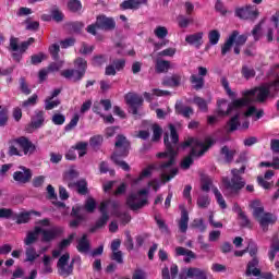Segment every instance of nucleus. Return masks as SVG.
<instances>
[{"instance_id": "nucleus-18", "label": "nucleus", "mask_w": 279, "mask_h": 279, "mask_svg": "<svg viewBox=\"0 0 279 279\" xmlns=\"http://www.w3.org/2000/svg\"><path fill=\"white\" fill-rule=\"evenodd\" d=\"M63 230L60 227H53L51 229L45 230L41 229L40 234H43L41 241L44 243H49L53 241V239H58L60 234H62Z\"/></svg>"}, {"instance_id": "nucleus-43", "label": "nucleus", "mask_w": 279, "mask_h": 279, "mask_svg": "<svg viewBox=\"0 0 279 279\" xmlns=\"http://www.w3.org/2000/svg\"><path fill=\"white\" fill-rule=\"evenodd\" d=\"M178 21V25L179 27H181V29H186V27H189V25L193 24V17H186L184 15H179L177 17Z\"/></svg>"}, {"instance_id": "nucleus-40", "label": "nucleus", "mask_w": 279, "mask_h": 279, "mask_svg": "<svg viewBox=\"0 0 279 279\" xmlns=\"http://www.w3.org/2000/svg\"><path fill=\"white\" fill-rule=\"evenodd\" d=\"M220 38H221V33H219V31L217 29H213L208 33V40H209V45L211 46L219 45Z\"/></svg>"}, {"instance_id": "nucleus-14", "label": "nucleus", "mask_w": 279, "mask_h": 279, "mask_svg": "<svg viewBox=\"0 0 279 279\" xmlns=\"http://www.w3.org/2000/svg\"><path fill=\"white\" fill-rule=\"evenodd\" d=\"M180 279H208V272L204 269L191 267L179 275Z\"/></svg>"}, {"instance_id": "nucleus-60", "label": "nucleus", "mask_w": 279, "mask_h": 279, "mask_svg": "<svg viewBox=\"0 0 279 279\" xmlns=\"http://www.w3.org/2000/svg\"><path fill=\"white\" fill-rule=\"evenodd\" d=\"M192 228H195L196 230H198L201 232H206V223H204L203 218L194 219V221L192 223Z\"/></svg>"}, {"instance_id": "nucleus-36", "label": "nucleus", "mask_w": 279, "mask_h": 279, "mask_svg": "<svg viewBox=\"0 0 279 279\" xmlns=\"http://www.w3.org/2000/svg\"><path fill=\"white\" fill-rule=\"evenodd\" d=\"M31 215H36L37 217H40V213L39 211H28V213H22L16 217V223L21 225V223H27V221H29V217Z\"/></svg>"}, {"instance_id": "nucleus-32", "label": "nucleus", "mask_w": 279, "mask_h": 279, "mask_svg": "<svg viewBox=\"0 0 279 279\" xmlns=\"http://www.w3.org/2000/svg\"><path fill=\"white\" fill-rule=\"evenodd\" d=\"M240 118L241 114L236 113L227 122L228 132H236V130H239V126L241 125V122L239 121Z\"/></svg>"}, {"instance_id": "nucleus-41", "label": "nucleus", "mask_w": 279, "mask_h": 279, "mask_svg": "<svg viewBox=\"0 0 279 279\" xmlns=\"http://www.w3.org/2000/svg\"><path fill=\"white\" fill-rule=\"evenodd\" d=\"M241 73L244 80H252V77H256V70H254V68H250L248 65H243Z\"/></svg>"}, {"instance_id": "nucleus-31", "label": "nucleus", "mask_w": 279, "mask_h": 279, "mask_svg": "<svg viewBox=\"0 0 279 279\" xmlns=\"http://www.w3.org/2000/svg\"><path fill=\"white\" fill-rule=\"evenodd\" d=\"M43 232V228L36 227L34 231H31L27 233L24 243L25 245H32L33 243H36L38 241V234Z\"/></svg>"}, {"instance_id": "nucleus-3", "label": "nucleus", "mask_w": 279, "mask_h": 279, "mask_svg": "<svg viewBox=\"0 0 279 279\" xmlns=\"http://www.w3.org/2000/svg\"><path fill=\"white\" fill-rule=\"evenodd\" d=\"M130 141H128V137L124 135H117L116 137V144H114V151L111 155V160L114 162V165H118V167H121L123 171H130V165L128 162L121 160V158H128L130 155Z\"/></svg>"}, {"instance_id": "nucleus-34", "label": "nucleus", "mask_w": 279, "mask_h": 279, "mask_svg": "<svg viewBox=\"0 0 279 279\" xmlns=\"http://www.w3.org/2000/svg\"><path fill=\"white\" fill-rule=\"evenodd\" d=\"M190 82L193 85L194 90H202L204 88V76L191 75Z\"/></svg>"}, {"instance_id": "nucleus-23", "label": "nucleus", "mask_w": 279, "mask_h": 279, "mask_svg": "<svg viewBox=\"0 0 279 279\" xmlns=\"http://www.w3.org/2000/svg\"><path fill=\"white\" fill-rule=\"evenodd\" d=\"M275 175L274 170H268L265 172L264 178L257 177L258 185L262 186V189L269 190L271 186H274V182H269L267 180H271V178Z\"/></svg>"}, {"instance_id": "nucleus-57", "label": "nucleus", "mask_w": 279, "mask_h": 279, "mask_svg": "<svg viewBox=\"0 0 279 279\" xmlns=\"http://www.w3.org/2000/svg\"><path fill=\"white\" fill-rule=\"evenodd\" d=\"M101 143H104V137L101 135H95L89 138V145L93 149H97V147H101Z\"/></svg>"}, {"instance_id": "nucleus-9", "label": "nucleus", "mask_w": 279, "mask_h": 279, "mask_svg": "<svg viewBox=\"0 0 279 279\" xmlns=\"http://www.w3.org/2000/svg\"><path fill=\"white\" fill-rule=\"evenodd\" d=\"M250 256L253 257L251 262H248L245 276H260V269H258V258H256V254H258V246L256 243L251 242L248 243L247 250Z\"/></svg>"}, {"instance_id": "nucleus-39", "label": "nucleus", "mask_w": 279, "mask_h": 279, "mask_svg": "<svg viewBox=\"0 0 279 279\" xmlns=\"http://www.w3.org/2000/svg\"><path fill=\"white\" fill-rule=\"evenodd\" d=\"M154 35L156 36V38H158L159 40H165L167 36H169V29H167L166 26H157L154 29Z\"/></svg>"}, {"instance_id": "nucleus-30", "label": "nucleus", "mask_w": 279, "mask_h": 279, "mask_svg": "<svg viewBox=\"0 0 279 279\" xmlns=\"http://www.w3.org/2000/svg\"><path fill=\"white\" fill-rule=\"evenodd\" d=\"M250 206L253 209V217L255 219H258L265 215V207H263L260 201H253Z\"/></svg>"}, {"instance_id": "nucleus-48", "label": "nucleus", "mask_w": 279, "mask_h": 279, "mask_svg": "<svg viewBox=\"0 0 279 279\" xmlns=\"http://www.w3.org/2000/svg\"><path fill=\"white\" fill-rule=\"evenodd\" d=\"M175 110L179 114H182L185 119H189L191 114H193V108L184 107V106H177Z\"/></svg>"}, {"instance_id": "nucleus-15", "label": "nucleus", "mask_w": 279, "mask_h": 279, "mask_svg": "<svg viewBox=\"0 0 279 279\" xmlns=\"http://www.w3.org/2000/svg\"><path fill=\"white\" fill-rule=\"evenodd\" d=\"M20 169L22 171H15L13 173V180L17 182V184H27L32 182V175H33L32 169L25 166L20 167Z\"/></svg>"}, {"instance_id": "nucleus-64", "label": "nucleus", "mask_w": 279, "mask_h": 279, "mask_svg": "<svg viewBox=\"0 0 279 279\" xmlns=\"http://www.w3.org/2000/svg\"><path fill=\"white\" fill-rule=\"evenodd\" d=\"M198 208H208L210 206V198L208 196H199L197 198Z\"/></svg>"}, {"instance_id": "nucleus-13", "label": "nucleus", "mask_w": 279, "mask_h": 279, "mask_svg": "<svg viewBox=\"0 0 279 279\" xmlns=\"http://www.w3.org/2000/svg\"><path fill=\"white\" fill-rule=\"evenodd\" d=\"M13 143L21 147L24 156H32L36 154V145L29 141L26 136H20L13 140Z\"/></svg>"}, {"instance_id": "nucleus-61", "label": "nucleus", "mask_w": 279, "mask_h": 279, "mask_svg": "<svg viewBox=\"0 0 279 279\" xmlns=\"http://www.w3.org/2000/svg\"><path fill=\"white\" fill-rule=\"evenodd\" d=\"M54 125H64V121H66V117L62 113H54L51 119Z\"/></svg>"}, {"instance_id": "nucleus-2", "label": "nucleus", "mask_w": 279, "mask_h": 279, "mask_svg": "<svg viewBox=\"0 0 279 279\" xmlns=\"http://www.w3.org/2000/svg\"><path fill=\"white\" fill-rule=\"evenodd\" d=\"M205 143L195 137H190L181 144L182 149L192 147L190 155L181 161V169H191V165H193V158H199L204 156V154H206V151H208V149L215 145V141L211 138H206Z\"/></svg>"}, {"instance_id": "nucleus-21", "label": "nucleus", "mask_w": 279, "mask_h": 279, "mask_svg": "<svg viewBox=\"0 0 279 279\" xmlns=\"http://www.w3.org/2000/svg\"><path fill=\"white\" fill-rule=\"evenodd\" d=\"M71 217H74L75 219L70 221V228H77V226L86 219V216L82 215V207L80 206L72 208Z\"/></svg>"}, {"instance_id": "nucleus-27", "label": "nucleus", "mask_w": 279, "mask_h": 279, "mask_svg": "<svg viewBox=\"0 0 279 279\" xmlns=\"http://www.w3.org/2000/svg\"><path fill=\"white\" fill-rule=\"evenodd\" d=\"M217 106H218V110H217L218 117H228L232 114V111L230 110V104L228 105V100L226 99L218 100Z\"/></svg>"}, {"instance_id": "nucleus-1", "label": "nucleus", "mask_w": 279, "mask_h": 279, "mask_svg": "<svg viewBox=\"0 0 279 279\" xmlns=\"http://www.w3.org/2000/svg\"><path fill=\"white\" fill-rule=\"evenodd\" d=\"M171 141H169V134L163 137V143L166 145V151L158 153L157 158H167V161H162L159 166V171H161V179L163 182H169L178 175V168H174L175 156H178V143H180V135H178V130L175 125L169 124Z\"/></svg>"}, {"instance_id": "nucleus-62", "label": "nucleus", "mask_w": 279, "mask_h": 279, "mask_svg": "<svg viewBox=\"0 0 279 279\" xmlns=\"http://www.w3.org/2000/svg\"><path fill=\"white\" fill-rule=\"evenodd\" d=\"M58 106H60L59 99L53 100V99L46 98L45 110H53V108H58Z\"/></svg>"}, {"instance_id": "nucleus-22", "label": "nucleus", "mask_w": 279, "mask_h": 279, "mask_svg": "<svg viewBox=\"0 0 279 279\" xmlns=\"http://www.w3.org/2000/svg\"><path fill=\"white\" fill-rule=\"evenodd\" d=\"M141 5H147V0H124L120 4V10H138Z\"/></svg>"}, {"instance_id": "nucleus-54", "label": "nucleus", "mask_w": 279, "mask_h": 279, "mask_svg": "<svg viewBox=\"0 0 279 279\" xmlns=\"http://www.w3.org/2000/svg\"><path fill=\"white\" fill-rule=\"evenodd\" d=\"M77 123H80V114L75 113L71 121L64 126L65 132H71V130L77 128Z\"/></svg>"}, {"instance_id": "nucleus-44", "label": "nucleus", "mask_w": 279, "mask_h": 279, "mask_svg": "<svg viewBox=\"0 0 279 279\" xmlns=\"http://www.w3.org/2000/svg\"><path fill=\"white\" fill-rule=\"evenodd\" d=\"M174 252V256H190V258H196V255L193 251L184 248L182 246H177Z\"/></svg>"}, {"instance_id": "nucleus-49", "label": "nucleus", "mask_w": 279, "mask_h": 279, "mask_svg": "<svg viewBox=\"0 0 279 279\" xmlns=\"http://www.w3.org/2000/svg\"><path fill=\"white\" fill-rule=\"evenodd\" d=\"M38 104V94H33L27 100L22 102V108H32Z\"/></svg>"}, {"instance_id": "nucleus-42", "label": "nucleus", "mask_w": 279, "mask_h": 279, "mask_svg": "<svg viewBox=\"0 0 279 279\" xmlns=\"http://www.w3.org/2000/svg\"><path fill=\"white\" fill-rule=\"evenodd\" d=\"M213 193L217 199V204H219L222 210H226V208H228V205L226 204V199H223V195L221 194V192H219V189L213 187Z\"/></svg>"}, {"instance_id": "nucleus-8", "label": "nucleus", "mask_w": 279, "mask_h": 279, "mask_svg": "<svg viewBox=\"0 0 279 279\" xmlns=\"http://www.w3.org/2000/svg\"><path fill=\"white\" fill-rule=\"evenodd\" d=\"M34 43H36V39H34L33 37H29L26 41H23L19 46V38L11 37L10 49L11 51H13L12 58L14 62H21V60H23V53H25L27 49H29L31 45H34Z\"/></svg>"}, {"instance_id": "nucleus-11", "label": "nucleus", "mask_w": 279, "mask_h": 279, "mask_svg": "<svg viewBox=\"0 0 279 279\" xmlns=\"http://www.w3.org/2000/svg\"><path fill=\"white\" fill-rule=\"evenodd\" d=\"M270 88V85L255 87L253 89L242 92V96L250 97L251 99H254V97H256V101L263 104L264 101H266L267 97H269V94L271 93Z\"/></svg>"}, {"instance_id": "nucleus-50", "label": "nucleus", "mask_w": 279, "mask_h": 279, "mask_svg": "<svg viewBox=\"0 0 279 279\" xmlns=\"http://www.w3.org/2000/svg\"><path fill=\"white\" fill-rule=\"evenodd\" d=\"M178 50L175 48H166L157 53V58H173Z\"/></svg>"}, {"instance_id": "nucleus-58", "label": "nucleus", "mask_w": 279, "mask_h": 279, "mask_svg": "<svg viewBox=\"0 0 279 279\" xmlns=\"http://www.w3.org/2000/svg\"><path fill=\"white\" fill-rule=\"evenodd\" d=\"M68 8L70 12H80L82 10V2L80 0H70Z\"/></svg>"}, {"instance_id": "nucleus-24", "label": "nucleus", "mask_w": 279, "mask_h": 279, "mask_svg": "<svg viewBox=\"0 0 279 279\" xmlns=\"http://www.w3.org/2000/svg\"><path fill=\"white\" fill-rule=\"evenodd\" d=\"M76 248L80 254H88V252H90V241H88L86 233L78 240Z\"/></svg>"}, {"instance_id": "nucleus-26", "label": "nucleus", "mask_w": 279, "mask_h": 279, "mask_svg": "<svg viewBox=\"0 0 279 279\" xmlns=\"http://www.w3.org/2000/svg\"><path fill=\"white\" fill-rule=\"evenodd\" d=\"M169 69H171V61H167L157 57L155 61L156 73H168Z\"/></svg>"}, {"instance_id": "nucleus-10", "label": "nucleus", "mask_w": 279, "mask_h": 279, "mask_svg": "<svg viewBox=\"0 0 279 279\" xmlns=\"http://www.w3.org/2000/svg\"><path fill=\"white\" fill-rule=\"evenodd\" d=\"M71 258V255L69 253L63 254L58 263V274L62 278H69V276H73V265H75V259H72V262L69 264V259Z\"/></svg>"}, {"instance_id": "nucleus-47", "label": "nucleus", "mask_w": 279, "mask_h": 279, "mask_svg": "<svg viewBox=\"0 0 279 279\" xmlns=\"http://www.w3.org/2000/svg\"><path fill=\"white\" fill-rule=\"evenodd\" d=\"M20 90L23 95H32V88H29V84H27L25 76L20 77Z\"/></svg>"}, {"instance_id": "nucleus-51", "label": "nucleus", "mask_w": 279, "mask_h": 279, "mask_svg": "<svg viewBox=\"0 0 279 279\" xmlns=\"http://www.w3.org/2000/svg\"><path fill=\"white\" fill-rule=\"evenodd\" d=\"M95 208H97V202H95V198H87L84 205V210H86V213H95Z\"/></svg>"}, {"instance_id": "nucleus-12", "label": "nucleus", "mask_w": 279, "mask_h": 279, "mask_svg": "<svg viewBox=\"0 0 279 279\" xmlns=\"http://www.w3.org/2000/svg\"><path fill=\"white\" fill-rule=\"evenodd\" d=\"M234 14L238 19H242L243 21H256L260 12H258V8H256V5L248 4L236 8Z\"/></svg>"}, {"instance_id": "nucleus-25", "label": "nucleus", "mask_w": 279, "mask_h": 279, "mask_svg": "<svg viewBox=\"0 0 279 279\" xmlns=\"http://www.w3.org/2000/svg\"><path fill=\"white\" fill-rule=\"evenodd\" d=\"M238 36H239V31H233L232 34L229 36V38L226 40V43L221 47V56H226L227 53H229Z\"/></svg>"}, {"instance_id": "nucleus-28", "label": "nucleus", "mask_w": 279, "mask_h": 279, "mask_svg": "<svg viewBox=\"0 0 279 279\" xmlns=\"http://www.w3.org/2000/svg\"><path fill=\"white\" fill-rule=\"evenodd\" d=\"M44 123H45V111L36 110L35 116L32 118V122H31L32 128H35V130H38V128H43Z\"/></svg>"}, {"instance_id": "nucleus-37", "label": "nucleus", "mask_w": 279, "mask_h": 279, "mask_svg": "<svg viewBox=\"0 0 279 279\" xmlns=\"http://www.w3.org/2000/svg\"><path fill=\"white\" fill-rule=\"evenodd\" d=\"M108 219H110L109 215H101V217L96 221L95 226L89 229V232H97L99 228H104V226L108 223Z\"/></svg>"}, {"instance_id": "nucleus-45", "label": "nucleus", "mask_w": 279, "mask_h": 279, "mask_svg": "<svg viewBox=\"0 0 279 279\" xmlns=\"http://www.w3.org/2000/svg\"><path fill=\"white\" fill-rule=\"evenodd\" d=\"M151 130H153V138H151V141L154 143H156V142H158L159 138L162 137V128L160 126V124L154 123L151 125Z\"/></svg>"}, {"instance_id": "nucleus-33", "label": "nucleus", "mask_w": 279, "mask_h": 279, "mask_svg": "<svg viewBox=\"0 0 279 279\" xmlns=\"http://www.w3.org/2000/svg\"><path fill=\"white\" fill-rule=\"evenodd\" d=\"M180 82H182V77L178 74H174L172 76H168L166 78H163L162 81V85L163 86H170V87H175L180 84Z\"/></svg>"}, {"instance_id": "nucleus-55", "label": "nucleus", "mask_w": 279, "mask_h": 279, "mask_svg": "<svg viewBox=\"0 0 279 279\" xmlns=\"http://www.w3.org/2000/svg\"><path fill=\"white\" fill-rule=\"evenodd\" d=\"M153 171H154V166H148L141 172L140 177L135 179L134 183L138 184V182H141L144 178H149Z\"/></svg>"}, {"instance_id": "nucleus-17", "label": "nucleus", "mask_w": 279, "mask_h": 279, "mask_svg": "<svg viewBox=\"0 0 279 279\" xmlns=\"http://www.w3.org/2000/svg\"><path fill=\"white\" fill-rule=\"evenodd\" d=\"M125 101L130 106L132 114H138V108L143 106V97L137 94H126Z\"/></svg>"}, {"instance_id": "nucleus-35", "label": "nucleus", "mask_w": 279, "mask_h": 279, "mask_svg": "<svg viewBox=\"0 0 279 279\" xmlns=\"http://www.w3.org/2000/svg\"><path fill=\"white\" fill-rule=\"evenodd\" d=\"M74 149L78 153L80 158H84L88 154V142H78L74 145Z\"/></svg>"}, {"instance_id": "nucleus-59", "label": "nucleus", "mask_w": 279, "mask_h": 279, "mask_svg": "<svg viewBox=\"0 0 279 279\" xmlns=\"http://www.w3.org/2000/svg\"><path fill=\"white\" fill-rule=\"evenodd\" d=\"M202 185L201 189L202 191H204L205 193H208V191H210V187L213 186V179L209 177H205L202 178Z\"/></svg>"}, {"instance_id": "nucleus-53", "label": "nucleus", "mask_w": 279, "mask_h": 279, "mask_svg": "<svg viewBox=\"0 0 279 279\" xmlns=\"http://www.w3.org/2000/svg\"><path fill=\"white\" fill-rule=\"evenodd\" d=\"M106 62H108V57H106V54L96 56L92 60L93 66H102Z\"/></svg>"}, {"instance_id": "nucleus-63", "label": "nucleus", "mask_w": 279, "mask_h": 279, "mask_svg": "<svg viewBox=\"0 0 279 279\" xmlns=\"http://www.w3.org/2000/svg\"><path fill=\"white\" fill-rule=\"evenodd\" d=\"M43 60H47V54L39 52L37 54H33L31 57V62L32 64H40V62H43Z\"/></svg>"}, {"instance_id": "nucleus-19", "label": "nucleus", "mask_w": 279, "mask_h": 279, "mask_svg": "<svg viewBox=\"0 0 279 279\" xmlns=\"http://www.w3.org/2000/svg\"><path fill=\"white\" fill-rule=\"evenodd\" d=\"M179 208L181 210V218L178 222L179 230L182 234H186V230H189V210L184 205H180Z\"/></svg>"}, {"instance_id": "nucleus-29", "label": "nucleus", "mask_w": 279, "mask_h": 279, "mask_svg": "<svg viewBox=\"0 0 279 279\" xmlns=\"http://www.w3.org/2000/svg\"><path fill=\"white\" fill-rule=\"evenodd\" d=\"M258 222L264 231L267 230L269 223H276V217L274 215L266 213L262 217L258 218Z\"/></svg>"}, {"instance_id": "nucleus-7", "label": "nucleus", "mask_w": 279, "mask_h": 279, "mask_svg": "<svg viewBox=\"0 0 279 279\" xmlns=\"http://www.w3.org/2000/svg\"><path fill=\"white\" fill-rule=\"evenodd\" d=\"M149 189H142L137 193H133L128 196L126 205L131 210H141L145 206L149 205Z\"/></svg>"}, {"instance_id": "nucleus-20", "label": "nucleus", "mask_w": 279, "mask_h": 279, "mask_svg": "<svg viewBox=\"0 0 279 279\" xmlns=\"http://www.w3.org/2000/svg\"><path fill=\"white\" fill-rule=\"evenodd\" d=\"M187 45H193L196 49H199L204 45V33L198 32L185 37Z\"/></svg>"}, {"instance_id": "nucleus-6", "label": "nucleus", "mask_w": 279, "mask_h": 279, "mask_svg": "<svg viewBox=\"0 0 279 279\" xmlns=\"http://www.w3.org/2000/svg\"><path fill=\"white\" fill-rule=\"evenodd\" d=\"M221 85L222 88H225L228 97H230L232 102L229 104V110L232 112L234 110H241V108H245L254 101L250 96H244V98L236 99L235 92H232V88H230V83L228 82V78L222 77L221 78Z\"/></svg>"}, {"instance_id": "nucleus-16", "label": "nucleus", "mask_w": 279, "mask_h": 279, "mask_svg": "<svg viewBox=\"0 0 279 279\" xmlns=\"http://www.w3.org/2000/svg\"><path fill=\"white\" fill-rule=\"evenodd\" d=\"M96 25L98 29H104L105 32H112L117 27V22L114 19L108 17L106 15L97 16Z\"/></svg>"}, {"instance_id": "nucleus-4", "label": "nucleus", "mask_w": 279, "mask_h": 279, "mask_svg": "<svg viewBox=\"0 0 279 279\" xmlns=\"http://www.w3.org/2000/svg\"><path fill=\"white\" fill-rule=\"evenodd\" d=\"M245 169V166H242L240 169L233 168L231 170V179L228 177L222 178L226 191H229L232 195H239L242 189H245V180L242 178Z\"/></svg>"}, {"instance_id": "nucleus-56", "label": "nucleus", "mask_w": 279, "mask_h": 279, "mask_svg": "<svg viewBox=\"0 0 279 279\" xmlns=\"http://www.w3.org/2000/svg\"><path fill=\"white\" fill-rule=\"evenodd\" d=\"M194 104L202 110L203 112H208V102L202 97H194Z\"/></svg>"}, {"instance_id": "nucleus-52", "label": "nucleus", "mask_w": 279, "mask_h": 279, "mask_svg": "<svg viewBox=\"0 0 279 279\" xmlns=\"http://www.w3.org/2000/svg\"><path fill=\"white\" fill-rule=\"evenodd\" d=\"M38 253H36V248L34 247H27L26 248V263H34L36 258H38Z\"/></svg>"}, {"instance_id": "nucleus-38", "label": "nucleus", "mask_w": 279, "mask_h": 279, "mask_svg": "<svg viewBox=\"0 0 279 279\" xmlns=\"http://www.w3.org/2000/svg\"><path fill=\"white\" fill-rule=\"evenodd\" d=\"M220 154L221 156H225L226 162H232V160H234V156L236 155V150H230L228 146H223Z\"/></svg>"}, {"instance_id": "nucleus-46", "label": "nucleus", "mask_w": 279, "mask_h": 279, "mask_svg": "<svg viewBox=\"0 0 279 279\" xmlns=\"http://www.w3.org/2000/svg\"><path fill=\"white\" fill-rule=\"evenodd\" d=\"M78 195H86L88 193V183L86 180H80L75 183Z\"/></svg>"}, {"instance_id": "nucleus-5", "label": "nucleus", "mask_w": 279, "mask_h": 279, "mask_svg": "<svg viewBox=\"0 0 279 279\" xmlns=\"http://www.w3.org/2000/svg\"><path fill=\"white\" fill-rule=\"evenodd\" d=\"M75 69H66L60 72L61 77L69 80L70 82H82L84 75H86V70L88 69V62L84 58H76L74 60Z\"/></svg>"}]
</instances>
